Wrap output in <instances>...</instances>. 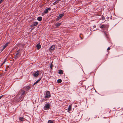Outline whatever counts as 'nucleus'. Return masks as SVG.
Listing matches in <instances>:
<instances>
[{
  "mask_svg": "<svg viewBox=\"0 0 123 123\" xmlns=\"http://www.w3.org/2000/svg\"><path fill=\"white\" fill-rule=\"evenodd\" d=\"M25 93V90L23 89H21L19 91L18 94L20 96L19 98L21 99L24 96V94Z\"/></svg>",
  "mask_w": 123,
  "mask_h": 123,
  "instance_id": "f257e3e1",
  "label": "nucleus"
},
{
  "mask_svg": "<svg viewBox=\"0 0 123 123\" xmlns=\"http://www.w3.org/2000/svg\"><path fill=\"white\" fill-rule=\"evenodd\" d=\"M50 107V103H47L44 106V109L45 110L48 109Z\"/></svg>",
  "mask_w": 123,
  "mask_h": 123,
  "instance_id": "f03ea898",
  "label": "nucleus"
},
{
  "mask_svg": "<svg viewBox=\"0 0 123 123\" xmlns=\"http://www.w3.org/2000/svg\"><path fill=\"white\" fill-rule=\"evenodd\" d=\"M50 92L49 91H48L46 92L45 95L44 96V98H49L50 97Z\"/></svg>",
  "mask_w": 123,
  "mask_h": 123,
  "instance_id": "7ed1b4c3",
  "label": "nucleus"
},
{
  "mask_svg": "<svg viewBox=\"0 0 123 123\" xmlns=\"http://www.w3.org/2000/svg\"><path fill=\"white\" fill-rule=\"evenodd\" d=\"M64 15V13H62L60 14L59 16L57 17V18L56 19V21H59V20Z\"/></svg>",
  "mask_w": 123,
  "mask_h": 123,
  "instance_id": "20e7f679",
  "label": "nucleus"
},
{
  "mask_svg": "<svg viewBox=\"0 0 123 123\" xmlns=\"http://www.w3.org/2000/svg\"><path fill=\"white\" fill-rule=\"evenodd\" d=\"M39 73L38 71H37V72H34L33 75L35 77H37L38 75L39 74Z\"/></svg>",
  "mask_w": 123,
  "mask_h": 123,
  "instance_id": "39448f33",
  "label": "nucleus"
},
{
  "mask_svg": "<svg viewBox=\"0 0 123 123\" xmlns=\"http://www.w3.org/2000/svg\"><path fill=\"white\" fill-rule=\"evenodd\" d=\"M55 48V45H53L50 48L49 50L50 51H52Z\"/></svg>",
  "mask_w": 123,
  "mask_h": 123,
  "instance_id": "423d86ee",
  "label": "nucleus"
},
{
  "mask_svg": "<svg viewBox=\"0 0 123 123\" xmlns=\"http://www.w3.org/2000/svg\"><path fill=\"white\" fill-rule=\"evenodd\" d=\"M19 51H18L16 55L14 57V58L16 59L17 57H19Z\"/></svg>",
  "mask_w": 123,
  "mask_h": 123,
  "instance_id": "0eeeda50",
  "label": "nucleus"
},
{
  "mask_svg": "<svg viewBox=\"0 0 123 123\" xmlns=\"http://www.w3.org/2000/svg\"><path fill=\"white\" fill-rule=\"evenodd\" d=\"M61 25V23H57L55 24V26L56 27H58Z\"/></svg>",
  "mask_w": 123,
  "mask_h": 123,
  "instance_id": "6e6552de",
  "label": "nucleus"
},
{
  "mask_svg": "<svg viewBox=\"0 0 123 123\" xmlns=\"http://www.w3.org/2000/svg\"><path fill=\"white\" fill-rule=\"evenodd\" d=\"M71 109L72 107L71 105H69L68 108V112H69L71 111Z\"/></svg>",
  "mask_w": 123,
  "mask_h": 123,
  "instance_id": "1a4fd4ad",
  "label": "nucleus"
},
{
  "mask_svg": "<svg viewBox=\"0 0 123 123\" xmlns=\"http://www.w3.org/2000/svg\"><path fill=\"white\" fill-rule=\"evenodd\" d=\"M50 10V8H48L46 9L44 11V12L46 13L48 12V11Z\"/></svg>",
  "mask_w": 123,
  "mask_h": 123,
  "instance_id": "9d476101",
  "label": "nucleus"
},
{
  "mask_svg": "<svg viewBox=\"0 0 123 123\" xmlns=\"http://www.w3.org/2000/svg\"><path fill=\"white\" fill-rule=\"evenodd\" d=\"M37 49H40L41 48V46L40 44L39 43H38L37 44Z\"/></svg>",
  "mask_w": 123,
  "mask_h": 123,
  "instance_id": "9b49d317",
  "label": "nucleus"
},
{
  "mask_svg": "<svg viewBox=\"0 0 123 123\" xmlns=\"http://www.w3.org/2000/svg\"><path fill=\"white\" fill-rule=\"evenodd\" d=\"M10 42H9L6 43L3 46V47L5 49V48L8 45V44Z\"/></svg>",
  "mask_w": 123,
  "mask_h": 123,
  "instance_id": "f8f14e48",
  "label": "nucleus"
},
{
  "mask_svg": "<svg viewBox=\"0 0 123 123\" xmlns=\"http://www.w3.org/2000/svg\"><path fill=\"white\" fill-rule=\"evenodd\" d=\"M41 80V78H40L37 81H36L34 84L33 85H35L36 84L38 83L40 81V80Z\"/></svg>",
  "mask_w": 123,
  "mask_h": 123,
  "instance_id": "ddd939ff",
  "label": "nucleus"
},
{
  "mask_svg": "<svg viewBox=\"0 0 123 123\" xmlns=\"http://www.w3.org/2000/svg\"><path fill=\"white\" fill-rule=\"evenodd\" d=\"M42 19V17H38L37 18V20L39 21H41Z\"/></svg>",
  "mask_w": 123,
  "mask_h": 123,
  "instance_id": "4468645a",
  "label": "nucleus"
},
{
  "mask_svg": "<svg viewBox=\"0 0 123 123\" xmlns=\"http://www.w3.org/2000/svg\"><path fill=\"white\" fill-rule=\"evenodd\" d=\"M19 119L21 121H23L24 120V118L23 117H20L19 118Z\"/></svg>",
  "mask_w": 123,
  "mask_h": 123,
  "instance_id": "2eb2a0df",
  "label": "nucleus"
},
{
  "mask_svg": "<svg viewBox=\"0 0 123 123\" xmlns=\"http://www.w3.org/2000/svg\"><path fill=\"white\" fill-rule=\"evenodd\" d=\"M54 121L51 120H49L48 121V123H54Z\"/></svg>",
  "mask_w": 123,
  "mask_h": 123,
  "instance_id": "dca6fc26",
  "label": "nucleus"
},
{
  "mask_svg": "<svg viewBox=\"0 0 123 123\" xmlns=\"http://www.w3.org/2000/svg\"><path fill=\"white\" fill-rule=\"evenodd\" d=\"M59 74H63V71L62 70H59L58 72Z\"/></svg>",
  "mask_w": 123,
  "mask_h": 123,
  "instance_id": "f3484780",
  "label": "nucleus"
},
{
  "mask_svg": "<svg viewBox=\"0 0 123 123\" xmlns=\"http://www.w3.org/2000/svg\"><path fill=\"white\" fill-rule=\"evenodd\" d=\"M38 24V23L37 22H34L33 24V25L34 26H36Z\"/></svg>",
  "mask_w": 123,
  "mask_h": 123,
  "instance_id": "a211bd4d",
  "label": "nucleus"
},
{
  "mask_svg": "<svg viewBox=\"0 0 123 123\" xmlns=\"http://www.w3.org/2000/svg\"><path fill=\"white\" fill-rule=\"evenodd\" d=\"M62 80L61 79H59L57 80V82L58 83H60L62 82Z\"/></svg>",
  "mask_w": 123,
  "mask_h": 123,
  "instance_id": "6ab92c4d",
  "label": "nucleus"
},
{
  "mask_svg": "<svg viewBox=\"0 0 123 123\" xmlns=\"http://www.w3.org/2000/svg\"><path fill=\"white\" fill-rule=\"evenodd\" d=\"M100 28H105V26L103 25H101L100 27Z\"/></svg>",
  "mask_w": 123,
  "mask_h": 123,
  "instance_id": "aec40b11",
  "label": "nucleus"
},
{
  "mask_svg": "<svg viewBox=\"0 0 123 123\" xmlns=\"http://www.w3.org/2000/svg\"><path fill=\"white\" fill-rule=\"evenodd\" d=\"M57 3H58V2L57 1H56L53 3V4L54 5H55Z\"/></svg>",
  "mask_w": 123,
  "mask_h": 123,
  "instance_id": "412c9836",
  "label": "nucleus"
},
{
  "mask_svg": "<svg viewBox=\"0 0 123 123\" xmlns=\"http://www.w3.org/2000/svg\"><path fill=\"white\" fill-rule=\"evenodd\" d=\"M6 60H5L1 64V66H2L3 65V64H4L5 63V62H6Z\"/></svg>",
  "mask_w": 123,
  "mask_h": 123,
  "instance_id": "4be33fe9",
  "label": "nucleus"
},
{
  "mask_svg": "<svg viewBox=\"0 0 123 123\" xmlns=\"http://www.w3.org/2000/svg\"><path fill=\"white\" fill-rule=\"evenodd\" d=\"M29 88L30 87L29 86H27L26 87V89L27 90H28Z\"/></svg>",
  "mask_w": 123,
  "mask_h": 123,
  "instance_id": "5701e85b",
  "label": "nucleus"
},
{
  "mask_svg": "<svg viewBox=\"0 0 123 123\" xmlns=\"http://www.w3.org/2000/svg\"><path fill=\"white\" fill-rule=\"evenodd\" d=\"M102 20H104L105 19V18L104 16H102Z\"/></svg>",
  "mask_w": 123,
  "mask_h": 123,
  "instance_id": "b1692460",
  "label": "nucleus"
},
{
  "mask_svg": "<svg viewBox=\"0 0 123 123\" xmlns=\"http://www.w3.org/2000/svg\"><path fill=\"white\" fill-rule=\"evenodd\" d=\"M4 49H5V48H4L3 47L2 48H1L0 49V50H1V52Z\"/></svg>",
  "mask_w": 123,
  "mask_h": 123,
  "instance_id": "393cba45",
  "label": "nucleus"
},
{
  "mask_svg": "<svg viewBox=\"0 0 123 123\" xmlns=\"http://www.w3.org/2000/svg\"><path fill=\"white\" fill-rule=\"evenodd\" d=\"M50 67V68L51 69L52 68V63L51 64Z\"/></svg>",
  "mask_w": 123,
  "mask_h": 123,
  "instance_id": "a878e982",
  "label": "nucleus"
},
{
  "mask_svg": "<svg viewBox=\"0 0 123 123\" xmlns=\"http://www.w3.org/2000/svg\"><path fill=\"white\" fill-rule=\"evenodd\" d=\"M4 0H0V4Z\"/></svg>",
  "mask_w": 123,
  "mask_h": 123,
  "instance_id": "bb28decb",
  "label": "nucleus"
},
{
  "mask_svg": "<svg viewBox=\"0 0 123 123\" xmlns=\"http://www.w3.org/2000/svg\"><path fill=\"white\" fill-rule=\"evenodd\" d=\"M110 49V48L109 47L107 49V50H109Z\"/></svg>",
  "mask_w": 123,
  "mask_h": 123,
  "instance_id": "cd10ccee",
  "label": "nucleus"
},
{
  "mask_svg": "<svg viewBox=\"0 0 123 123\" xmlns=\"http://www.w3.org/2000/svg\"><path fill=\"white\" fill-rule=\"evenodd\" d=\"M3 96V95H2L0 96V99H1V98H2Z\"/></svg>",
  "mask_w": 123,
  "mask_h": 123,
  "instance_id": "c85d7f7f",
  "label": "nucleus"
},
{
  "mask_svg": "<svg viewBox=\"0 0 123 123\" xmlns=\"http://www.w3.org/2000/svg\"><path fill=\"white\" fill-rule=\"evenodd\" d=\"M44 100V99H43V100H42V101H43V100Z\"/></svg>",
  "mask_w": 123,
  "mask_h": 123,
  "instance_id": "c756f323",
  "label": "nucleus"
},
{
  "mask_svg": "<svg viewBox=\"0 0 123 123\" xmlns=\"http://www.w3.org/2000/svg\"><path fill=\"white\" fill-rule=\"evenodd\" d=\"M81 39H82V38L81 37Z\"/></svg>",
  "mask_w": 123,
  "mask_h": 123,
  "instance_id": "7c9ffc66",
  "label": "nucleus"
},
{
  "mask_svg": "<svg viewBox=\"0 0 123 123\" xmlns=\"http://www.w3.org/2000/svg\"><path fill=\"white\" fill-rule=\"evenodd\" d=\"M94 26V27H95V26Z\"/></svg>",
  "mask_w": 123,
  "mask_h": 123,
  "instance_id": "2f4dec72",
  "label": "nucleus"
},
{
  "mask_svg": "<svg viewBox=\"0 0 123 123\" xmlns=\"http://www.w3.org/2000/svg\"><path fill=\"white\" fill-rule=\"evenodd\" d=\"M105 34L106 35V33H105Z\"/></svg>",
  "mask_w": 123,
  "mask_h": 123,
  "instance_id": "473e14b6",
  "label": "nucleus"
}]
</instances>
